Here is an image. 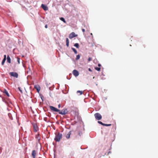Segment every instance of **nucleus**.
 Masks as SVG:
<instances>
[{
  "label": "nucleus",
  "instance_id": "f257e3e1",
  "mask_svg": "<svg viewBox=\"0 0 158 158\" xmlns=\"http://www.w3.org/2000/svg\"><path fill=\"white\" fill-rule=\"evenodd\" d=\"M62 134L59 132L56 135L54 139L56 141L59 142L60 139L62 138Z\"/></svg>",
  "mask_w": 158,
  "mask_h": 158
},
{
  "label": "nucleus",
  "instance_id": "f03ea898",
  "mask_svg": "<svg viewBox=\"0 0 158 158\" xmlns=\"http://www.w3.org/2000/svg\"><path fill=\"white\" fill-rule=\"evenodd\" d=\"M95 118L97 120H101L102 118V115L99 113H95L94 115Z\"/></svg>",
  "mask_w": 158,
  "mask_h": 158
},
{
  "label": "nucleus",
  "instance_id": "7ed1b4c3",
  "mask_svg": "<svg viewBox=\"0 0 158 158\" xmlns=\"http://www.w3.org/2000/svg\"><path fill=\"white\" fill-rule=\"evenodd\" d=\"M10 75L11 76L13 77L16 78H17L18 77V74L17 73L14 72H10L9 73Z\"/></svg>",
  "mask_w": 158,
  "mask_h": 158
},
{
  "label": "nucleus",
  "instance_id": "20e7f679",
  "mask_svg": "<svg viewBox=\"0 0 158 158\" xmlns=\"http://www.w3.org/2000/svg\"><path fill=\"white\" fill-rule=\"evenodd\" d=\"M68 112V110L67 109H65L62 110L61 111H60L59 113L62 115L65 114Z\"/></svg>",
  "mask_w": 158,
  "mask_h": 158
},
{
  "label": "nucleus",
  "instance_id": "39448f33",
  "mask_svg": "<svg viewBox=\"0 0 158 158\" xmlns=\"http://www.w3.org/2000/svg\"><path fill=\"white\" fill-rule=\"evenodd\" d=\"M32 126H33L34 131L36 132L38 130V128L37 124L35 123H32Z\"/></svg>",
  "mask_w": 158,
  "mask_h": 158
},
{
  "label": "nucleus",
  "instance_id": "423d86ee",
  "mask_svg": "<svg viewBox=\"0 0 158 158\" xmlns=\"http://www.w3.org/2000/svg\"><path fill=\"white\" fill-rule=\"evenodd\" d=\"M49 107L51 110L52 111L59 112L60 111V110H59L57 109L54 106H50Z\"/></svg>",
  "mask_w": 158,
  "mask_h": 158
},
{
  "label": "nucleus",
  "instance_id": "0eeeda50",
  "mask_svg": "<svg viewBox=\"0 0 158 158\" xmlns=\"http://www.w3.org/2000/svg\"><path fill=\"white\" fill-rule=\"evenodd\" d=\"M77 35H76L74 32H72L70 33L69 35V38L71 39L74 37H77Z\"/></svg>",
  "mask_w": 158,
  "mask_h": 158
},
{
  "label": "nucleus",
  "instance_id": "6e6552de",
  "mask_svg": "<svg viewBox=\"0 0 158 158\" xmlns=\"http://www.w3.org/2000/svg\"><path fill=\"white\" fill-rule=\"evenodd\" d=\"M73 75L76 77L78 76L79 73L76 70H74L73 72Z\"/></svg>",
  "mask_w": 158,
  "mask_h": 158
},
{
  "label": "nucleus",
  "instance_id": "1a4fd4ad",
  "mask_svg": "<svg viewBox=\"0 0 158 158\" xmlns=\"http://www.w3.org/2000/svg\"><path fill=\"white\" fill-rule=\"evenodd\" d=\"M41 6L44 10H47L48 9V7L46 5L43 4L41 5Z\"/></svg>",
  "mask_w": 158,
  "mask_h": 158
},
{
  "label": "nucleus",
  "instance_id": "9d476101",
  "mask_svg": "<svg viewBox=\"0 0 158 158\" xmlns=\"http://www.w3.org/2000/svg\"><path fill=\"white\" fill-rule=\"evenodd\" d=\"M36 155V152L35 150H33L32 152V156L33 158H35Z\"/></svg>",
  "mask_w": 158,
  "mask_h": 158
},
{
  "label": "nucleus",
  "instance_id": "9b49d317",
  "mask_svg": "<svg viewBox=\"0 0 158 158\" xmlns=\"http://www.w3.org/2000/svg\"><path fill=\"white\" fill-rule=\"evenodd\" d=\"M71 134V131H69L68 133L66 135V137L67 139H69L70 137V135Z\"/></svg>",
  "mask_w": 158,
  "mask_h": 158
},
{
  "label": "nucleus",
  "instance_id": "f8f14e48",
  "mask_svg": "<svg viewBox=\"0 0 158 158\" xmlns=\"http://www.w3.org/2000/svg\"><path fill=\"white\" fill-rule=\"evenodd\" d=\"M6 55H4V58L2 62V65H3L4 64L6 60Z\"/></svg>",
  "mask_w": 158,
  "mask_h": 158
},
{
  "label": "nucleus",
  "instance_id": "ddd939ff",
  "mask_svg": "<svg viewBox=\"0 0 158 158\" xmlns=\"http://www.w3.org/2000/svg\"><path fill=\"white\" fill-rule=\"evenodd\" d=\"M7 62L9 63H11V59L10 56L9 55L7 56Z\"/></svg>",
  "mask_w": 158,
  "mask_h": 158
},
{
  "label": "nucleus",
  "instance_id": "4468645a",
  "mask_svg": "<svg viewBox=\"0 0 158 158\" xmlns=\"http://www.w3.org/2000/svg\"><path fill=\"white\" fill-rule=\"evenodd\" d=\"M3 92L8 97H9V93H8L7 91L6 90V89H4V91H3Z\"/></svg>",
  "mask_w": 158,
  "mask_h": 158
},
{
  "label": "nucleus",
  "instance_id": "2eb2a0df",
  "mask_svg": "<svg viewBox=\"0 0 158 158\" xmlns=\"http://www.w3.org/2000/svg\"><path fill=\"white\" fill-rule=\"evenodd\" d=\"M69 41L68 39L66 38V45L67 47L69 46Z\"/></svg>",
  "mask_w": 158,
  "mask_h": 158
},
{
  "label": "nucleus",
  "instance_id": "dca6fc26",
  "mask_svg": "<svg viewBox=\"0 0 158 158\" xmlns=\"http://www.w3.org/2000/svg\"><path fill=\"white\" fill-rule=\"evenodd\" d=\"M74 46H75L77 48H79V45L78 43L75 44H74Z\"/></svg>",
  "mask_w": 158,
  "mask_h": 158
},
{
  "label": "nucleus",
  "instance_id": "f3484780",
  "mask_svg": "<svg viewBox=\"0 0 158 158\" xmlns=\"http://www.w3.org/2000/svg\"><path fill=\"white\" fill-rule=\"evenodd\" d=\"M72 49L75 54H77V51L75 48H72Z\"/></svg>",
  "mask_w": 158,
  "mask_h": 158
},
{
  "label": "nucleus",
  "instance_id": "a211bd4d",
  "mask_svg": "<svg viewBox=\"0 0 158 158\" xmlns=\"http://www.w3.org/2000/svg\"><path fill=\"white\" fill-rule=\"evenodd\" d=\"M35 88L37 89L38 92L40 90V87L39 86H35Z\"/></svg>",
  "mask_w": 158,
  "mask_h": 158
},
{
  "label": "nucleus",
  "instance_id": "6ab92c4d",
  "mask_svg": "<svg viewBox=\"0 0 158 158\" xmlns=\"http://www.w3.org/2000/svg\"><path fill=\"white\" fill-rule=\"evenodd\" d=\"M77 93H79L80 95H81L83 93V91H82L78 90L77 91Z\"/></svg>",
  "mask_w": 158,
  "mask_h": 158
},
{
  "label": "nucleus",
  "instance_id": "aec40b11",
  "mask_svg": "<svg viewBox=\"0 0 158 158\" xmlns=\"http://www.w3.org/2000/svg\"><path fill=\"white\" fill-rule=\"evenodd\" d=\"M60 20H61V21H63L64 23H66V21H65L64 19L63 18L61 17V18H60Z\"/></svg>",
  "mask_w": 158,
  "mask_h": 158
},
{
  "label": "nucleus",
  "instance_id": "412c9836",
  "mask_svg": "<svg viewBox=\"0 0 158 158\" xmlns=\"http://www.w3.org/2000/svg\"><path fill=\"white\" fill-rule=\"evenodd\" d=\"M80 56L79 55H77L76 56V60H79L80 58Z\"/></svg>",
  "mask_w": 158,
  "mask_h": 158
},
{
  "label": "nucleus",
  "instance_id": "4be33fe9",
  "mask_svg": "<svg viewBox=\"0 0 158 158\" xmlns=\"http://www.w3.org/2000/svg\"><path fill=\"white\" fill-rule=\"evenodd\" d=\"M95 70H97L98 71H100L101 68L100 67H95Z\"/></svg>",
  "mask_w": 158,
  "mask_h": 158
},
{
  "label": "nucleus",
  "instance_id": "5701e85b",
  "mask_svg": "<svg viewBox=\"0 0 158 158\" xmlns=\"http://www.w3.org/2000/svg\"><path fill=\"white\" fill-rule=\"evenodd\" d=\"M98 123L99 124H101L102 125H103V126H104V123H102V122L101 121H98Z\"/></svg>",
  "mask_w": 158,
  "mask_h": 158
},
{
  "label": "nucleus",
  "instance_id": "b1692460",
  "mask_svg": "<svg viewBox=\"0 0 158 158\" xmlns=\"http://www.w3.org/2000/svg\"><path fill=\"white\" fill-rule=\"evenodd\" d=\"M111 125V124H106L104 123V126H109Z\"/></svg>",
  "mask_w": 158,
  "mask_h": 158
},
{
  "label": "nucleus",
  "instance_id": "393cba45",
  "mask_svg": "<svg viewBox=\"0 0 158 158\" xmlns=\"http://www.w3.org/2000/svg\"><path fill=\"white\" fill-rule=\"evenodd\" d=\"M20 58L19 57H17V61L19 64H20Z\"/></svg>",
  "mask_w": 158,
  "mask_h": 158
},
{
  "label": "nucleus",
  "instance_id": "a878e982",
  "mask_svg": "<svg viewBox=\"0 0 158 158\" xmlns=\"http://www.w3.org/2000/svg\"><path fill=\"white\" fill-rule=\"evenodd\" d=\"M82 133L81 131L79 132L78 133V135L80 136H81L82 135Z\"/></svg>",
  "mask_w": 158,
  "mask_h": 158
},
{
  "label": "nucleus",
  "instance_id": "bb28decb",
  "mask_svg": "<svg viewBox=\"0 0 158 158\" xmlns=\"http://www.w3.org/2000/svg\"><path fill=\"white\" fill-rule=\"evenodd\" d=\"M88 60L89 61H90L91 60V58L90 57H89L88 59Z\"/></svg>",
  "mask_w": 158,
  "mask_h": 158
},
{
  "label": "nucleus",
  "instance_id": "cd10ccee",
  "mask_svg": "<svg viewBox=\"0 0 158 158\" xmlns=\"http://www.w3.org/2000/svg\"><path fill=\"white\" fill-rule=\"evenodd\" d=\"M18 89H19V91H20V92H21V93H22V90L21 89L20 87H19L18 88Z\"/></svg>",
  "mask_w": 158,
  "mask_h": 158
},
{
  "label": "nucleus",
  "instance_id": "c85d7f7f",
  "mask_svg": "<svg viewBox=\"0 0 158 158\" xmlns=\"http://www.w3.org/2000/svg\"><path fill=\"white\" fill-rule=\"evenodd\" d=\"M38 137H39V134H38L37 135H36L35 137L36 138L39 139Z\"/></svg>",
  "mask_w": 158,
  "mask_h": 158
},
{
  "label": "nucleus",
  "instance_id": "c756f323",
  "mask_svg": "<svg viewBox=\"0 0 158 158\" xmlns=\"http://www.w3.org/2000/svg\"><path fill=\"white\" fill-rule=\"evenodd\" d=\"M142 47H141V48H145V46L144 45L142 44Z\"/></svg>",
  "mask_w": 158,
  "mask_h": 158
},
{
  "label": "nucleus",
  "instance_id": "7c9ffc66",
  "mask_svg": "<svg viewBox=\"0 0 158 158\" xmlns=\"http://www.w3.org/2000/svg\"><path fill=\"white\" fill-rule=\"evenodd\" d=\"M45 27L46 28H48V25L47 24H46L45 26Z\"/></svg>",
  "mask_w": 158,
  "mask_h": 158
},
{
  "label": "nucleus",
  "instance_id": "2f4dec72",
  "mask_svg": "<svg viewBox=\"0 0 158 158\" xmlns=\"http://www.w3.org/2000/svg\"><path fill=\"white\" fill-rule=\"evenodd\" d=\"M88 70L89 71H90V72H92V70H91V69L90 68H89L88 69Z\"/></svg>",
  "mask_w": 158,
  "mask_h": 158
},
{
  "label": "nucleus",
  "instance_id": "473e14b6",
  "mask_svg": "<svg viewBox=\"0 0 158 158\" xmlns=\"http://www.w3.org/2000/svg\"><path fill=\"white\" fill-rule=\"evenodd\" d=\"M82 31H83V32H85V29H82Z\"/></svg>",
  "mask_w": 158,
  "mask_h": 158
},
{
  "label": "nucleus",
  "instance_id": "72a5a7b5",
  "mask_svg": "<svg viewBox=\"0 0 158 158\" xmlns=\"http://www.w3.org/2000/svg\"><path fill=\"white\" fill-rule=\"evenodd\" d=\"M58 108H60V104H59L58 106Z\"/></svg>",
  "mask_w": 158,
  "mask_h": 158
},
{
  "label": "nucleus",
  "instance_id": "f704fd0d",
  "mask_svg": "<svg viewBox=\"0 0 158 158\" xmlns=\"http://www.w3.org/2000/svg\"><path fill=\"white\" fill-rule=\"evenodd\" d=\"M101 64H98V66L99 67H100L101 66Z\"/></svg>",
  "mask_w": 158,
  "mask_h": 158
},
{
  "label": "nucleus",
  "instance_id": "c9c22d12",
  "mask_svg": "<svg viewBox=\"0 0 158 158\" xmlns=\"http://www.w3.org/2000/svg\"><path fill=\"white\" fill-rule=\"evenodd\" d=\"M0 97H1V95H0Z\"/></svg>",
  "mask_w": 158,
  "mask_h": 158
}]
</instances>
